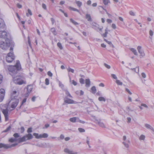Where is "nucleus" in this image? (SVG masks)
I'll use <instances>...</instances> for the list:
<instances>
[{
  "label": "nucleus",
  "mask_w": 154,
  "mask_h": 154,
  "mask_svg": "<svg viewBox=\"0 0 154 154\" xmlns=\"http://www.w3.org/2000/svg\"><path fill=\"white\" fill-rule=\"evenodd\" d=\"M98 124L101 127L103 128H106V127L104 123L100 122V120H96Z\"/></svg>",
  "instance_id": "nucleus-16"
},
{
  "label": "nucleus",
  "mask_w": 154,
  "mask_h": 154,
  "mask_svg": "<svg viewBox=\"0 0 154 154\" xmlns=\"http://www.w3.org/2000/svg\"><path fill=\"white\" fill-rule=\"evenodd\" d=\"M64 102L68 104H72L74 103V101L68 98L67 97L64 98Z\"/></svg>",
  "instance_id": "nucleus-14"
},
{
  "label": "nucleus",
  "mask_w": 154,
  "mask_h": 154,
  "mask_svg": "<svg viewBox=\"0 0 154 154\" xmlns=\"http://www.w3.org/2000/svg\"><path fill=\"white\" fill-rule=\"evenodd\" d=\"M70 21L75 25H77L78 24V23L75 21L72 18L70 19Z\"/></svg>",
  "instance_id": "nucleus-38"
},
{
  "label": "nucleus",
  "mask_w": 154,
  "mask_h": 154,
  "mask_svg": "<svg viewBox=\"0 0 154 154\" xmlns=\"http://www.w3.org/2000/svg\"><path fill=\"white\" fill-rule=\"evenodd\" d=\"M80 82L81 84H83L84 83V80L82 78L80 79Z\"/></svg>",
  "instance_id": "nucleus-55"
},
{
  "label": "nucleus",
  "mask_w": 154,
  "mask_h": 154,
  "mask_svg": "<svg viewBox=\"0 0 154 154\" xmlns=\"http://www.w3.org/2000/svg\"><path fill=\"white\" fill-rule=\"evenodd\" d=\"M26 140H27V139L26 138V137L25 136L18 139V141L20 142H23Z\"/></svg>",
  "instance_id": "nucleus-19"
},
{
  "label": "nucleus",
  "mask_w": 154,
  "mask_h": 154,
  "mask_svg": "<svg viewBox=\"0 0 154 154\" xmlns=\"http://www.w3.org/2000/svg\"><path fill=\"white\" fill-rule=\"evenodd\" d=\"M59 86L62 89L64 88V85L60 82L59 83Z\"/></svg>",
  "instance_id": "nucleus-58"
},
{
  "label": "nucleus",
  "mask_w": 154,
  "mask_h": 154,
  "mask_svg": "<svg viewBox=\"0 0 154 154\" xmlns=\"http://www.w3.org/2000/svg\"><path fill=\"white\" fill-rule=\"evenodd\" d=\"M64 151L65 152L69 154H77L76 152H74L73 151L67 149H65Z\"/></svg>",
  "instance_id": "nucleus-17"
},
{
  "label": "nucleus",
  "mask_w": 154,
  "mask_h": 154,
  "mask_svg": "<svg viewBox=\"0 0 154 154\" xmlns=\"http://www.w3.org/2000/svg\"><path fill=\"white\" fill-rule=\"evenodd\" d=\"M86 86L87 87H89L90 85V81L89 79H86L85 80Z\"/></svg>",
  "instance_id": "nucleus-22"
},
{
  "label": "nucleus",
  "mask_w": 154,
  "mask_h": 154,
  "mask_svg": "<svg viewBox=\"0 0 154 154\" xmlns=\"http://www.w3.org/2000/svg\"><path fill=\"white\" fill-rule=\"evenodd\" d=\"M69 9H70V10H72L74 11H77V12L80 13L79 10H78V9H77L76 8L72 7H69Z\"/></svg>",
  "instance_id": "nucleus-33"
},
{
  "label": "nucleus",
  "mask_w": 154,
  "mask_h": 154,
  "mask_svg": "<svg viewBox=\"0 0 154 154\" xmlns=\"http://www.w3.org/2000/svg\"><path fill=\"white\" fill-rule=\"evenodd\" d=\"M32 86L30 85H29L27 86V92L25 94V97H27L29 95V94L32 91Z\"/></svg>",
  "instance_id": "nucleus-11"
},
{
  "label": "nucleus",
  "mask_w": 154,
  "mask_h": 154,
  "mask_svg": "<svg viewBox=\"0 0 154 154\" xmlns=\"http://www.w3.org/2000/svg\"><path fill=\"white\" fill-rule=\"evenodd\" d=\"M5 91L3 89H1L0 90V102H1L3 100L5 95Z\"/></svg>",
  "instance_id": "nucleus-8"
},
{
  "label": "nucleus",
  "mask_w": 154,
  "mask_h": 154,
  "mask_svg": "<svg viewBox=\"0 0 154 154\" xmlns=\"http://www.w3.org/2000/svg\"><path fill=\"white\" fill-rule=\"evenodd\" d=\"M70 82L72 83L74 85H77V83L74 80H70Z\"/></svg>",
  "instance_id": "nucleus-43"
},
{
  "label": "nucleus",
  "mask_w": 154,
  "mask_h": 154,
  "mask_svg": "<svg viewBox=\"0 0 154 154\" xmlns=\"http://www.w3.org/2000/svg\"><path fill=\"white\" fill-rule=\"evenodd\" d=\"M7 36V33L5 31H0V37L2 38H6Z\"/></svg>",
  "instance_id": "nucleus-13"
},
{
  "label": "nucleus",
  "mask_w": 154,
  "mask_h": 154,
  "mask_svg": "<svg viewBox=\"0 0 154 154\" xmlns=\"http://www.w3.org/2000/svg\"><path fill=\"white\" fill-rule=\"evenodd\" d=\"M90 139L88 137H87L86 143L88 145L89 144Z\"/></svg>",
  "instance_id": "nucleus-60"
},
{
  "label": "nucleus",
  "mask_w": 154,
  "mask_h": 154,
  "mask_svg": "<svg viewBox=\"0 0 154 154\" xmlns=\"http://www.w3.org/2000/svg\"><path fill=\"white\" fill-rule=\"evenodd\" d=\"M149 34L150 35V37H149L151 39H152V37L153 34V32L151 30H150L149 31Z\"/></svg>",
  "instance_id": "nucleus-40"
},
{
  "label": "nucleus",
  "mask_w": 154,
  "mask_h": 154,
  "mask_svg": "<svg viewBox=\"0 0 154 154\" xmlns=\"http://www.w3.org/2000/svg\"><path fill=\"white\" fill-rule=\"evenodd\" d=\"M14 82L16 84L21 85L23 84H26V82L22 79V78L20 76H17L13 78Z\"/></svg>",
  "instance_id": "nucleus-4"
},
{
  "label": "nucleus",
  "mask_w": 154,
  "mask_h": 154,
  "mask_svg": "<svg viewBox=\"0 0 154 154\" xmlns=\"http://www.w3.org/2000/svg\"><path fill=\"white\" fill-rule=\"evenodd\" d=\"M7 68L10 72H16L17 70L21 69V66L20 61L19 60H17L15 65L7 66Z\"/></svg>",
  "instance_id": "nucleus-1"
},
{
  "label": "nucleus",
  "mask_w": 154,
  "mask_h": 154,
  "mask_svg": "<svg viewBox=\"0 0 154 154\" xmlns=\"http://www.w3.org/2000/svg\"><path fill=\"white\" fill-rule=\"evenodd\" d=\"M111 77L114 79H117V77L116 75L114 74H111Z\"/></svg>",
  "instance_id": "nucleus-51"
},
{
  "label": "nucleus",
  "mask_w": 154,
  "mask_h": 154,
  "mask_svg": "<svg viewBox=\"0 0 154 154\" xmlns=\"http://www.w3.org/2000/svg\"><path fill=\"white\" fill-rule=\"evenodd\" d=\"M126 109L127 111L128 112V114L130 115L131 116H132L131 112H133V110L131 109L128 107L126 108Z\"/></svg>",
  "instance_id": "nucleus-31"
},
{
  "label": "nucleus",
  "mask_w": 154,
  "mask_h": 154,
  "mask_svg": "<svg viewBox=\"0 0 154 154\" xmlns=\"http://www.w3.org/2000/svg\"><path fill=\"white\" fill-rule=\"evenodd\" d=\"M92 27L93 28L96 30L99 29L100 31H101L103 28H100L98 24L96 23H92Z\"/></svg>",
  "instance_id": "nucleus-12"
},
{
  "label": "nucleus",
  "mask_w": 154,
  "mask_h": 154,
  "mask_svg": "<svg viewBox=\"0 0 154 154\" xmlns=\"http://www.w3.org/2000/svg\"><path fill=\"white\" fill-rule=\"evenodd\" d=\"M12 101V104L11 106V107L13 109L15 108L17 106V104L19 102L18 99H15L14 100H11Z\"/></svg>",
  "instance_id": "nucleus-10"
},
{
  "label": "nucleus",
  "mask_w": 154,
  "mask_h": 154,
  "mask_svg": "<svg viewBox=\"0 0 154 154\" xmlns=\"http://www.w3.org/2000/svg\"><path fill=\"white\" fill-rule=\"evenodd\" d=\"M138 51L140 54V58H143L145 56V54L143 51L141 47L140 46H138L137 48Z\"/></svg>",
  "instance_id": "nucleus-7"
},
{
  "label": "nucleus",
  "mask_w": 154,
  "mask_h": 154,
  "mask_svg": "<svg viewBox=\"0 0 154 154\" xmlns=\"http://www.w3.org/2000/svg\"><path fill=\"white\" fill-rule=\"evenodd\" d=\"M103 2L105 5H107L110 3L109 0H103Z\"/></svg>",
  "instance_id": "nucleus-36"
},
{
  "label": "nucleus",
  "mask_w": 154,
  "mask_h": 154,
  "mask_svg": "<svg viewBox=\"0 0 154 154\" xmlns=\"http://www.w3.org/2000/svg\"><path fill=\"white\" fill-rule=\"evenodd\" d=\"M63 90L65 92L66 94L67 95V97H69L71 98L72 97L69 92L66 89H63Z\"/></svg>",
  "instance_id": "nucleus-26"
},
{
  "label": "nucleus",
  "mask_w": 154,
  "mask_h": 154,
  "mask_svg": "<svg viewBox=\"0 0 154 154\" xmlns=\"http://www.w3.org/2000/svg\"><path fill=\"white\" fill-rule=\"evenodd\" d=\"M91 92L93 94H95L96 91V89L94 86H93L91 88Z\"/></svg>",
  "instance_id": "nucleus-27"
},
{
  "label": "nucleus",
  "mask_w": 154,
  "mask_h": 154,
  "mask_svg": "<svg viewBox=\"0 0 154 154\" xmlns=\"http://www.w3.org/2000/svg\"><path fill=\"white\" fill-rule=\"evenodd\" d=\"M86 18L88 21H91L92 20L91 16L89 14H87L86 15Z\"/></svg>",
  "instance_id": "nucleus-30"
},
{
  "label": "nucleus",
  "mask_w": 154,
  "mask_h": 154,
  "mask_svg": "<svg viewBox=\"0 0 154 154\" xmlns=\"http://www.w3.org/2000/svg\"><path fill=\"white\" fill-rule=\"evenodd\" d=\"M13 48L11 46L10 48V50L11 52L9 53L6 57V60L7 61L8 63H11L14 59V56L13 54Z\"/></svg>",
  "instance_id": "nucleus-3"
},
{
  "label": "nucleus",
  "mask_w": 154,
  "mask_h": 154,
  "mask_svg": "<svg viewBox=\"0 0 154 154\" xmlns=\"http://www.w3.org/2000/svg\"><path fill=\"white\" fill-rule=\"evenodd\" d=\"M47 74L50 77H52L53 75L52 73L50 71L48 72Z\"/></svg>",
  "instance_id": "nucleus-53"
},
{
  "label": "nucleus",
  "mask_w": 154,
  "mask_h": 154,
  "mask_svg": "<svg viewBox=\"0 0 154 154\" xmlns=\"http://www.w3.org/2000/svg\"><path fill=\"white\" fill-rule=\"evenodd\" d=\"M75 3L77 5V6L79 7L80 8L82 5V2L80 1H75Z\"/></svg>",
  "instance_id": "nucleus-29"
},
{
  "label": "nucleus",
  "mask_w": 154,
  "mask_h": 154,
  "mask_svg": "<svg viewBox=\"0 0 154 154\" xmlns=\"http://www.w3.org/2000/svg\"><path fill=\"white\" fill-rule=\"evenodd\" d=\"M77 122H79L80 123H82V124H84L85 123V122L84 121H82L81 120H80L78 118V119L77 120Z\"/></svg>",
  "instance_id": "nucleus-50"
},
{
  "label": "nucleus",
  "mask_w": 154,
  "mask_h": 154,
  "mask_svg": "<svg viewBox=\"0 0 154 154\" xmlns=\"http://www.w3.org/2000/svg\"><path fill=\"white\" fill-rule=\"evenodd\" d=\"M2 112L4 115L5 120H7L8 118V109H3L2 110Z\"/></svg>",
  "instance_id": "nucleus-15"
},
{
  "label": "nucleus",
  "mask_w": 154,
  "mask_h": 154,
  "mask_svg": "<svg viewBox=\"0 0 154 154\" xmlns=\"http://www.w3.org/2000/svg\"><path fill=\"white\" fill-rule=\"evenodd\" d=\"M26 137L27 140H29L32 139L33 138L32 135L30 133L28 134L27 135L25 136Z\"/></svg>",
  "instance_id": "nucleus-24"
},
{
  "label": "nucleus",
  "mask_w": 154,
  "mask_h": 154,
  "mask_svg": "<svg viewBox=\"0 0 154 154\" xmlns=\"http://www.w3.org/2000/svg\"><path fill=\"white\" fill-rule=\"evenodd\" d=\"M13 136L15 137V138H17L18 137H20V135L18 134L17 133H15L14 134Z\"/></svg>",
  "instance_id": "nucleus-45"
},
{
  "label": "nucleus",
  "mask_w": 154,
  "mask_h": 154,
  "mask_svg": "<svg viewBox=\"0 0 154 154\" xmlns=\"http://www.w3.org/2000/svg\"><path fill=\"white\" fill-rule=\"evenodd\" d=\"M57 45L60 49L62 50L63 49V48L61 44L60 43L58 42L57 44Z\"/></svg>",
  "instance_id": "nucleus-42"
},
{
  "label": "nucleus",
  "mask_w": 154,
  "mask_h": 154,
  "mask_svg": "<svg viewBox=\"0 0 154 154\" xmlns=\"http://www.w3.org/2000/svg\"><path fill=\"white\" fill-rule=\"evenodd\" d=\"M27 132L28 133H31L32 131V128H28L27 131Z\"/></svg>",
  "instance_id": "nucleus-56"
},
{
  "label": "nucleus",
  "mask_w": 154,
  "mask_h": 154,
  "mask_svg": "<svg viewBox=\"0 0 154 154\" xmlns=\"http://www.w3.org/2000/svg\"><path fill=\"white\" fill-rule=\"evenodd\" d=\"M141 106H143L145 108H148V107L145 104L142 103L141 104Z\"/></svg>",
  "instance_id": "nucleus-63"
},
{
  "label": "nucleus",
  "mask_w": 154,
  "mask_h": 154,
  "mask_svg": "<svg viewBox=\"0 0 154 154\" xmlns=\"http://www.w3.org/2000/svg\"><path fill=\"white\" fill-rule=\"evenodd\" d=\"M127 122L128 123H130L131 121V119L130 117H128L127 118Z\"/></svg>",
  "instance_id": "nucleus-64"
},
{
  "label": "nucleus",
  "mask_w": 154,
  "mask_h": 154,
  "mask_svg": "<svg viewBox=\"0 0 154 154\" xmlns=\"http://www.w3.org/2000/svg\"><path fill=\"white\" fill-rule=\"evenodd\" d=\"M42 147H45L47 146V144L46 143H41Z\"/></svg>",
  "instance_id": "nucleus-52"
},
{
  "label": "nucleus",
  "mask_w": 154,
  "mask_h": 154,
  "mask_svg": "<svg viewBox=\"0 0 154 154\" xmlns=\"http://www.w3.org/2000/svg\"><path fill=\"white\" fill-rule=\"evenodd\" d=\"M116 82L118 85H122L123 84L122 82H120V80H116Z\"/></svg>",
  "instance_id": "nucleus-41"
},
{
  "label": "nucleus",
  "mask_w": 154,
  "mask_h": 154,
  "mask_svg": "<svg viewBox=\"0 0 154 154\" xmlns=\"http://www.w3.org/2000/svg\"><path fill=\"white\" fill-rule=\"evenodd\" d=\"M45 84L46 85H48L49 84V80L47 78L46 79H45Z\"/></svg>",
  "instance_id": "nucleus-47"
},
{
  "label": "nucleus",
  "mask_w": 154,
  "mask_h": 154,
  "mask_svg": "<svg viewBox=\"0 0 154 154\" xmlns=\"http://www.w3.org/2000/svg\"><path fill=\"white\" fill-rule=\"evenodd\" d=\"M11 128V126H9V127H8V128H7L6 130H4L3 131V132H7L9 130H10V129Z\"/></svg>",
  "instance_id": "nucleus-49"
},
{
  "label": "nucleus",
  "mask_w": 154,
  "mask_h": 154,
  "mask_svg": "<svg viewBox=\"0 0 154 154\" xmlns=\"http://www.w3.org/2000/svg\"><path fill=\"white\" fill-rule=\"evenodd\" d=\"M130 50L135 55H137L138 53L136 50L134 48H130Z\"/></svg>",
  "instance_id": "nucleus-21"
},
{
  "label": "nucleus",
  "mask_w": 154,
  "mask_h": 154,
  "mask_svg": "<svg viewBox=\"0 0 154 154\" xmlns=\"http://www.w3.org/2000/svg\"><path fill=\"white\" fill-rule=\"evenodd\" d=\"M78 130L80 132H84L85 131L84 129L82 128H78Z\"/></svg>",
  "instance_id": "nucleus-44"
},
{
  "label": "nucleus",
  "mask_w": 154,
  "mask_h": 154,
  "mask_svg": "<svg viewBox=\"0 0 154 154\" xmlns=\"http://www.w3.org/2000/svg\"><path fill=\"white\" fill-rule=\"evenodd\" d=\"M10 42L9 39L6 38L5 42H0V47L3 50H6L10 46Z\"/></svg>",
  "instance_id": "nucleus-2"
},
{
  "label": "nucleus",
  "mask_w": 154,
  "mask_h": 154,
  "mask_svg": "<svg viewBox=\"0 0 154 154\" xmlns=\"http://www.w3.org/2000/svg\"><path fill=\"white\" fill-rule=\"evenodd\" d=\"M51 32L53 33L54 35H56L57 33L56 32L55 29L54 28H52L51 29Z\"/></svg>",
  "instance_id": "nucleus-35"
},
{
  "label": "nucleus",
  "mask_w": 154,
  "mask_h": 154,
  "mask_svg": "<svg viewBox=\"0 0 154 154\" xmlns=\"http://www.w3.org/2000/svg\"><path fill=\"white\" fill-rule=\"evenodd\" d=\"M9 141L10 142L13 143L17 142L18 141V139L16 138H11L9 139Z\"/></svg>",
  "instance_id": "nucleus-23"
},
{
  "label": "nucleus",
  "mask_w": 154,
  "mask_h": 154,
  "mask_svg": "<svg viewBox=\"0 0 154 154\" xmlns=\"http://www.w3.org/2000/svg\"><path fill=\"white\" fill-rule=\"evenodd\" d=\"M145 138V136L143 134H142L139 137V140H144Z\"/></svg>",
  "instance_id": "nucleus-32"
},
{
  "label": "nucleus",
  "mask_w": 154,
  "mask_h": 154,
  "mask_svg": "<svg viewBox=\"0 0 154 154\" xmlns=\"http://www.w3.org/2000/svg\"><path fill=\"white\" fill-rule=\"evenodd\" d=\"M33 135L35 136V137L37 139L41 138V134H38L36 133H34Z\"/></svg>",
  "instance_id": "nucleus-25"
},
{
  "label": "nucleus",
  "mask_w": 154,
  "mask_h": 154,
  "mask_svg": "<svg viewBox=\"0 0 154 154\" xmlns=\"http://www.w3.org/2000/svg\"><path fill=\"white\" fill-rule=\"evenodd\" d=\"M129 14L130 15L132 16H135V13L132 11H131L129 12Z\"/></svg>",
  "instance_id": "nucleus-54"
},
{
  "label": "nucleus",
  "mask_w": 154,
  "mask_h": 154,
  "mask_svg": "<svg viewBox=\"0 0 154 154\" xmlns=\"http://www.w3.org/2000/svg\"><path fill=\"white\" fill-rule=\"evenodd\" d=\"M18 95V94L17 93V92L16 91H13L11 93V100H14L15 99H17V98Z\"/></svg>",
  "instance_id": "nucleus-9"
},
{
  "label": "nucleus",
  "mask_w": 154,
  "mask_h": 154,
  "mask_svg": "<svg viewBox=\"0 0 154 154\" xmlns=\"http://www.w3.org/2000/svg\"><path fill=\"white\" fill-rule=\"evenodd\" d=\"M123 144L126 147L128 148L129 147V143H130V141L129 139H127L126 137L124 136L123 137Z\"/></svg>",
  "instance_id": "nucleus-5"
},
{
  "label": "nucleus",
  "mask_w": 154,
  "mask_h": 154,
  "mask_svg": "<svg viewBox=\"0 0 154 154\" xmlns=\"http://www.w3.org/2000/svg\"><path fill=\"white\" fill-rule=\"evenodd\" d=\"M104 65L108 69H109L111 68V67L109 65L107 64H106V63H104Z\"/></svg>",
  "instance_id": "nucleus-48"
},
{
  "label": "nucleus",
  "mask_w": 154,
  "mask_h": 154,
  "mask_svg": "<svg viewBox=\"0 0 154 154\" xmlns=\"http://www.w3.org/2000/svg\"><path fill=\"white\" fill-rule=\"evenodd\" d=\"M67 70L68 72H71L72 73L74 72V70L69 67L68 69Z\"/></svg>",
  "instance_id": "nucleus-46"
},
{
  "label": "nucleus",
  "mask_w": 154,
  "mask_h": 154,
  "mask_svg": "<svg viewBox=\"0 0 154 154\" xmlns=\"http://www.w3.org/2000/svg\"><path fill=\"white\" fill-rule=\"evenodd\" d=\"M41 138H46L48 137V135L46 133H44L43 134H41Z\"/></svg>",
  "instance_id": "nucleus-34"
},
{
  "label": "nucleus",
  "mask_w": 154,
  "mask_h": 154,
  "mask_svg": "<svg viewBox=\"0 0 154 154\" xmlns=\"http://www.w3.org/2000/svg\"><path fill=\"white\" fill-rule=\"evenodd\" d=\"M98 100L100 101H103L105 102L106 101L105 99L103 97H100L98 98Z\"/></svg>",
  "instance_id": "nucleus-37"
},
{
  "label": "nucleus",
  "mask_w": 154,
  "mask_h": 154,
  "mask_svg": "<svg viewBox=\"0 0 154 154\" xmlns=\"http://www.w3.org/2000/svg\"><path fill=\"white\" fill-rule=\"evenodd\" d=\"M5 26L4 22L3 20L0 18V28L4 27Z\"/></svg>",
  "instance_id": "nucleus-20"
},
{
  "label": "nucleus",
  "mask_w": 154,
  "mask_h": 154,
  "mask_svg": "<svg viewBox=\"0 0 154 154\" xmlns=\"http://www.w3.org/2000/svg\"><path fill=\"white\" fill-rule=\"evenodd\" d=\"M141 75H142V76L144 78H146V74L144 73V72H143L141 73Z\"/></svg>",
  "instance_id": "nucleus-59"
},
{
  "label": "nucleus",
  "mask_w": 154,
  "mask_h": 154,
  "mask_svg": "<svg viewBox=\"0 0 154 154\" xmlns=\"http://www.w3.org/2000/svg\"><path fill=\"white\" fill-rule=\"evenodd\" d=\"M125 90L130 94L131 95L132 94L131 92L130 91L128 88H125Z\"/></svg>",
  "instance_id": "nucleus-57"
},
{
  "label": "nucleus",
  "mask_w": 154,
  "mask_h": 154,
  "mask_svg": "<svg viewBox=\"0 0 154 154\" xmlns=\"http://www.w3.org/2000/svg\"><path fill=\"white\" fill-rule=\"evenodd\" d=\"M112 27L114 29L116 28V26L115 24L113 23L112 24Z\"/></svg>",
  "instance_id": "nucleus-61"
},
{
  "label": "nucleus",
  "mask_w": 154,
  "mask_h": 154,
  "mask_svg": "<svg viewBox=\"0 0 154 154\" xmlns=\"http://www.w3.org/2000/svg\"><path fill=\"white\" fill-rule=\"evenodd\" d=\"M17 145V144H13L11 145L3 143H0V148L4 147L6 149L14 147Z\"/></svg>",
  "instance_id": "nucleus-6"
},
{
  "label": "nucleus",
  "mask_w": 154,
  "mask_h": 154,
  "mask_svg": "<svg viewBox=\"0 0 154 154\" xmlns=\"http://www.w3.org/2000/svg\"><path fill=\"white\" fill-rule=\"evenodd\" d=\"M144 126L146 128L150 129L154 131V129L150 125L146 123L145 124Z\"/></svg>",
  "instance_id": "nucleus-18"
},
{
  "label": "nucleus",
  "mask_w": 154,
  "mask_h": 154,
  "mask_svg": "<svg viewBox=\"0 0 154 154\" xmlns=\"http://www.w3.org/2000/svg\"><path fill=\"white\" fill-rule=\"evenodd\" d=\"M27 11L28 13H26V15L27 16H29L28 14H29L30 15H32V12L30 9H28Z\"/></svg>",
  "instance_id": "nucleus-39"
},
{
  "label": "nucleus",
  "mask_w": 154,
  "mask_h": 154,
  "mask_svg": "<svg viewBox=\"0 0 154 154\" xmlns=\"http://www.w3.org/2000/svg\"><path fill=\"white\" fill-rule=\"evenodd\" d=\"M78 119V118L77 117H74L70 118L69 119V120L70 121V122H76V120Z\"/></svg>",
  "instance_id": "nucleus-28"
},
{
  "label": "nucleus",
  "mask_w": 154,
  "mask_h": 154,
  "mask_svg": "<svg viewBox=\"0 0 154 154\" xmlns=\"http://www.w3.org/2000/svg\"><path fill=\"white\" fill-rule=\"evenodd\" d=\"M42 7L45 10L46 9V6L45 4L43 3L42 4Z\"/></svg>",
  "instance_id": "nucleus-62"
}]
</instances>
